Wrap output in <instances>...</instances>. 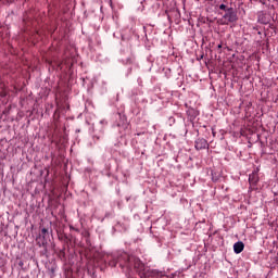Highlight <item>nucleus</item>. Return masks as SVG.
<instances>
[{
  "mask_svg": "<svg viewBox=\"0 0 278 278\" xmlns=\"http://www.w3.org/2000/svg\"><path fill=\"white\" fill-rule=\"evenodd\" d=\"M195 149L198 151H201L202 149H207V140L205 139L195 140Z\"/></svg>",
  "mask_w": 278,
  "mask_h": 278,
  "instance_id": "obj_2",
  "label": "nucleus"
},
{
  "mask_svg": "<svg viewBox=\"0 0 278 278\" xmlns=\"http://www.w3.org/2000/svg\"><path fill=\"white\" fill-rule=\"evenodd\" d=\"M258 181H260V176L257 175V172L250 174L249 176L250 186H256Z\"/></svg>",
  "mask_w": 278,
  "mask_h": 278,
  "instance_id": "obj_3",
  "label": "nucleus"
},
{
  "mask_svg": "<svg viewBox=\"0 0 278 278\" xmlns=\"http://www.w3.org/2000/svg\"><path fill=\"white\" fill-rule=\"evenodd\" d=\"M41 233H47V229L42 228Z\"/></svg>",
  "mask_w": 278,
  "mask_h": 278,
  "instance_id": "obj_7",
  "label": "nucleus"
},
{
  "mask_svg": "<svg viewBox=\"0 0 278 278\" xmlns=\"http://www.w3.org/2000/svg\"><path fill=\"white\" fill-rule=\"evenodd\" d=\"M223 18H225V21H228V23H236L238 21V15L236 14V12H233L232 8H229L226 10Z\"/></svg>",
  "mask_w": 278,
  "mask_h": 278,
  "instance_id": "obj_1",
  "label": "nucleus"
},
{
  "mask_svg": "<svg viewBox=\"0 0 278 278\" xmlns=\"http://www.w3.org/2000/svg\"><path fill=\"white\" fill-rule=\"evenodd\" d=\"M219 10H224L225 12H227V5L220 4V5H219Z\"/></svg>",
  "mask_w": 278,
  "mask_h": 278,
  "instance_id": "obj_6",
  "label": "nucleus"
},
{
  "mask_svg": "<svg viewBox=\"0 0 278 278\" xmlns=\"http://www.w3.org/2000/svg\"><path fill=\"white\" fill-rule=\"evenodd\" d=\"M119 118L122 119V123L117 124V126L121 127L122 129H127V122L125 116L119 115Z\"/></svg>",
  "mask_w": 278,
  "mask_h": 278,
  "instance_id": "obj_5",
  "label": "nucleus"
},
{
  "mask_svg": "<svg viewBox=\"0 0 278 278\" xmlns=\"http://www.w3.org/2000/svg\"><path fill=\"white\" fill-rule=\"evenodd\" d=\"M233 251L235 253L240 254L244 251V242L238 241L233 244Z\"/></svg>",
  "mask_w": 278,
  "mask_h": 278,
  "instance_id": "obj_4",
  "label": "nucleus"
}]
</instances>
